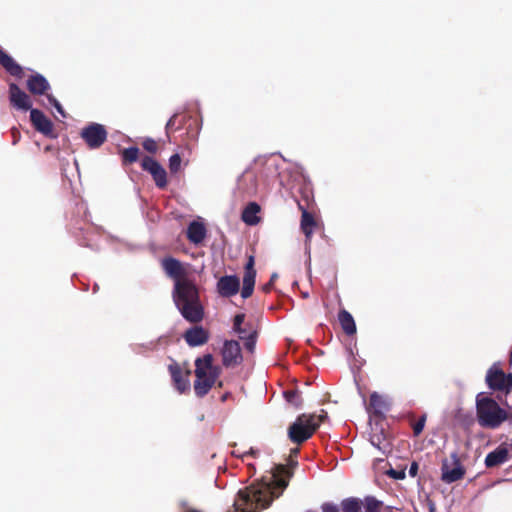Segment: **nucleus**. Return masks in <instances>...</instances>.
<instances>
[{
  "instance_id": "nucleus-46",
  "label": "nucleus",
  "mask_w": 512,
  "mask_h": 512,
  "mask_svg": "<svg viewBox=\"0 0 512 512\" xmlns=\"http://www.w3.org/2000/svg\"><path fill=\"white\" fill-rule=\"evenodd\" d=\"M386 509H387L388 512H394V510H395L393 507H390V506L387 507Z\"/></svg>"
},
{
  "instance_id": "nucleus-18",
  "label": "nucleus",
  "mask_w": 512,
  "mask_h": 512,
  "mask_svg": "<svg viewBox=\"0 0 512 512\" xmlns=\"http://www.w3.org/2000/svg\"><path fill=\"white\" fill-rule=\"evenodd\" d=\"M27 89L33 95H46L50 89V84L47 79L39 74L35 73L27 79Z\"/></svg>"
},
{
  "instance_id": "nucleus-23",
  "label": "nucleus",
  "mask_w": 512,
  "mask_h": 512,
  "mask_svg": "<svg viewBox=\"0 0 512 512\" xmlns=\"http://www.w3.org/2000/svg\"><path fill=\"white\" fill-rule=\"evenodd\" d=\"M338 320L346 335L350 336L356 333V324L354 318L347 310H340L338 314Z\"/></svg>"
},
{
  "instance_id": "nucleus-12",
  "label": "nucleus",
  "mask_w": 512,
  "mask_h": 512,
  "mask_svg": "<svg viewBox=\"0 0 512 512\" xmlns=\"http://www.w3.org/2000/svg\"><path fill=\"white\" fill-rule=\"evenodd\" d=\"M223 365L226 367L240 364L242 361L241 347L236 340H227L222 349Z\"/></svg>"
},
{
  "instance_id": "nucleus-38",
  "label": "nucleus",
  "mask_w": 512,
  "mask_h": 512,
  "mask_svg": "<svg viewBox=\"0 0 512 512\" xmlns=\"http://www.w3.org/2000/svg\"><path fill=\"white\" fill-rule=\"evenodd\" d=\"M47 99H48L49 103L57 109L58 112H60L61 114H64L62 105L59 103V101L53 95L47 94Z\"/></svg>"
},
{
  "instance_id": "nucleus-42",
  "label": "nucleus",
  "mask_w": 512,
  "mask_h": 512,
  "mask_svg": "<svg viewBox=\"0 0 512 512\" xmlns=\"http://www.w3.org/2000/svg\"><path fill=\"white\" fill-rule=\"evenodd\" d=\"M506 421L512 424V408L509 411L505 410Z\"/></svg>"
},
{
  "instance_id": "nucleus-22",
  "label": "nucleus",
  "mask_w": 512,
  "mask_h": 512,
  "mask_svg": "<svg viewBox=\"0 0 512 512\" xmlns=\"http://www.w3.org/2000/svg\"><path fill=\"white\" fill-rule=\"evenodd\" d=\"M388 403L386 400L376 392H373L370 395L369 399V408L368 410L375 416L381 417L384 415L385 411L388 410Z\"/></svg>"
},
{
  "instance_id": "nucleus-41",
  "label": "nucleus",
  "mask_w": 512,
  "mask_h": 512,
  "mask_svg": "<svg viewBox=\"0 0 512 512\" xmlns=\"http://www.w3.org/2000/svg\"><path fill=\"white\" fill-rule=\"evenodd\" d=\"M371 443H372L373 445L377 446L379 449H382V447H381L382 442H381V440H380V437H379V436H373V437L371 438Z\"/></svg>"
},
{
  "instance_id": "nucleus-26",
  "label": "nucleus",
  "mask_w": 512,
  "mask_h": 512,
  "mask_svg": "<svg viewBox=\"0 0 512 512\" xmlns=\"http://www.w3.org/2000/svg\"><path fill=\"white\" fill-rule=\"evenodd\" d=\"M185 122V116L175 113L171 116L165 126L166 135L170 138V134L181 129Z\"/></svg>"
},
{
  "instance_id": "nucleus-29",
  "label": "nucleus",
  "mask_w": 512,
  "mask_h": 512,
  "mask_svg": "<svg viewBox=\"0 0 512 512\" xmlns=\"http://www.w3.org/2000/svg\"><path fill=\"white\" fill-rule=\"evenodd\" d=\"M258 331L249 332V336H241V339L245 340L244 346L246 350L253 353L256 346Z\"/></svg>"
},
{
  "instance_id": "nucleus-7",
  "label": "nucleus",
  "mask_w": 512,
  "mask_h": 512,
  "mask_svg": "<svg viewBox=\"0 0 512 512\" xmlns=\"http://www.w3.org/2000/svg\"><path fill=\"white\" fill-rule=\"evenodd\" d=\"M466 470L462 465L456 452L450 454L449 458L442 461L441 480L444 483H453L464 478Z\"/></svg>"
},
{
  "instance_id": "nucleus-19",
  "label": "nucleus",
  "mask_w": 512,
  "mask_h": 512,
  "mask_svg": "<svg viewBox=\"0 0 512 512\" xmlns=\"http://www.w3.org/2000/svg\"><path fill=\"white\" fill-rule=\"evenodd\" d=\"M298 208L301 211L300 227L306 237V241H310L313 231L317 226L316 220L312 213L307 210V207L298 202Z\"/></svg>"
},
{
  "instance_id": "nucleus-16",
  "label": "nucleus",
  "mask_w": 512,
  "mask_h": 512,
  "mask_svg": "<svg viewBox=\"0 0 512 512\" xmlns=\"http://www.w3.org/2000/svg\"><path fill=\"white\" fill-rule=\"evenodd\" d=\"M183 338L190 347H197L208 342L209 332L202 326H193L185 331Z\"/></svg>"
},
{
  "instance_id": "nucleus-49",
  "label": "nucleus",
  "mask_w": 512,
  "mask_h": 512,
  "mask_svg": "<svg viewBox=\"0 0 512 512\" xmlns=\"http://www.w3.org/2000/svg\"><path fill=\"white\" fill-rule=\"evenodd\" d=\"M430 511H431V512H434V511H435V507H434V506H431V507H430Z\"/></svg>"
},
{
  "instance_id": "nucleus-43",
  "label": "nucleus",
  "mask_w": 512,
  "mask_h": 512,
  "mask_svg": "<svg viewBox=\"0 0 512 512\" xmlns=\"http://www.w3.org/2000/svg\"><path fill=\"white\" fill-rule=\"evenodd\" d=\"M298 453H299V448H293V449H291L290 457H297Z\"/></svg>"
},
{
  "instance_id": "nucleus-17",
  "label": "nucleus",
  "mask_w": 512,
  "mask_h": 512,
  "mask_svg": "<svg viewBox=\"0 0 512 512\" xmlns=\"http://www.w3.org/2000/svg\"><path fill=\"white\" fill-rule=\"evenodd\" d=\"M508 459V446L506 444H500L495 450L487 454L484 463L487 468H495L507 462Z\"/></svg>"
},
{
  "instance_id": "nucleus-4",
  "label": "nucleus",
  "mask_w": 512,
  "mask_h": 512,
  "mask_svg": "<svg viewBox=\"0 0 512 512\" xmlns=\"http://www.w3.org/2000/svg\"><path fill=\"white\" fill-rule=\"evenodd\" d=\"M328 418L327 412L321 410V414H300L288 428V437L295 444L307 441L319 428L320 424Z\"/></svg>"
},
{
  "instance_id": "nucleus-9",
  "label": "nucleus",
  "mask_w": 512,
  "mask_h": 512,
  "mask_svg": "<svg viewBox=\"0 0 512 512\" xmlns=\"http://www.w3.org/2000/svg\"><path fill=\"white\" fill-rule=\"evenodd\" d=\"M141 168L151 174L157 188L165 189L167 187V172L154 158L144 156L141 160Z\"/></svg>"
},
{
  "instance_id": "nucleus-13",
  "label": "nucleus",
  "mask_w": 512,
  "mask_h": 512,
  "mask_svg": "<svg viewBox=\"0 0 512 512\" xmlns=\"http://www.w3.org/2000/svg\"><path fill=\"white\" fill-rule=\"evenodd\" d=\"M255 266V258L253 255L248 257L247 263L244 267V276H243V287L241 290V296L244 299L249 298L254 291L255 286V278H256V270Z\"/></svg>"
},
{
  "instance_id": "nucleus-35",
  "label": "nucleus",
  "mask_w": 512,
  "mask_h": 512,
  "mask_svg": "<svg viewBox=\"0 0 512 512\" xmlns=\"http://www.w3.org/2000/svg\"><path fill=\"white\" fill-rule=\"evenodd\" d=\"M387 475L395 480H402L405 478L406 473L404 468L400 470L391 468L390 470L387 471Z\"/></svg>"
},
{
  "instance_id": "nucleus-40",
  "label": "nucleus",
  "mask_w": 512,
  "mask_h": 512,
  "mask_svg": "<svg viewBox=\"0 0 512 512\" xmlns=\"http://www.w3.org/2000/svg\"><path fill=\"white\" fill-rule=\"evenodd\" d=\"M419 465L416 461H413L409 468V475L411 477H416L418 473Z\"/></svg>"
},
{
  "instance_id": "nucleus-11",
  "label": "nucleus",
  "mask_w": 512,
  "mask_h": 512,
  "mask_svg": "<svg viewBox=\"0 0 512 512\" xmlns=\"http://www.w3.org/2000/svg\"><path fill=\"white\" fill-rule=\"evenodd\" d=\"M30 120L38 132L50 138L57 137L53 130L52 121L41 110L31 109Z\"/></svg>"
},
{
  "instance_id": "nucleus-6",
  "label": "nucleus",
  "mask_w": 512,
  "mask_h": 512,
  "mask_svg": "<svg viewBox=\"0 0 512 512\" xmlns=\"http://www.w3.org/2000/svg\"><path fill=\"white\" fill-rule=\"evenodd\" d=\"M486 383L494 391L509 394L512 391V373L506 374L497 364H494L487 371Z\"/></svg>"
},
{
  "instance_id": "nucleus-36",
  "label": "nucleus",
  "mask_w": 512,
  "mask_h": 512,
  "mask_svg": "<svg viewBox=\"0 0 512 512\" xmlns=\"http://www.w3.org/2000/svg\"><path fill=\"white\" fill-rule=\"evenodd\" d=\"M257 331V329L253 326L252 323H246L242 327H240L239 331H235L241 336H249V332Z\"/></svg>"
},
{
  "instance_id": "nucleus-28",
  "label": "nucleus",
  "mask_w": 512,
  "mask_h": 512,
  "mask_svg": "<svg viewBox=\"0 0 512 512\" xmlns=\"http://www.w3.org/2000/svg\"><path fill=\"white\" fill-rule=\"evenodd\" d=\"M382 506V501L376 499L374 496H366L362 500V508H364V512H379Z\"/></svg>"
},
{
  "instance_id": "nucleus-32",
  "label": "nucleus",
  "mask_w": 512,
  "mask_h": 512,
  "mask_svg": "<svg viewBox=\"0 0 512 512\" xmlns=\"http://www.w3.org/2000/svg\"><path fill=\"white\" fill-rule=\"evenodd\" d=\"M143 148L149 153H156L158 150L157 142L152 138H146L142 143Z\"/></svg>"
},
{
  "instance_id": "nucleus-39",
  "label": "nucleus",
  "mask_w": 512,
  "mask_h": 512,
  "mask_svg": "<svg viewBox=\"0 0 512 512\" xmlns=\"http://www.w3.org/2000/svg\"><path fill=\"white\" fill-rule=\"evenodd\" d=\"M276 278H277V274H275V273H274V274H272V276H271V278H270L269 282H268V283H266V284H264V285L262 286V290H263L265 293H268V292H270V291H271V289H272V287H273V284H274V281H275V279H276Z\"/></svg>"
},
{
  "instance_id": "nucleus-25",
  "label": "nucleus",
  "mask_w": 512,
  "mask_h": 512,
  "mask_svg": "<svg viewBox=\"0 0 512 512\" xmlns=\"http://www.w3.org/2000/svg\"><path fill=\"white\" fill-rule=\"evenodd\" d=\"M341 512H361L362 500L356 497H348L340 503Z\"/></svg>"
},
{
  "instance_id": "nucleus-45",
  "label": "nucleus",
  "mask_w": 512,
  "mask_h": 512,
  "mask_svg": "<svg viewBox=\"0 0 512 512\" xmlns=\"http://www.w3.org/2000/svg\"><path fill=\"white\" fill-rule=\"evenodd\" d=\"M248 455H253V456H254V455H255V452L251 449L249 452H247V453H245V454H244V457H245V456H248Z\"/></svg>"
},
{
  "instance_id": "nucleus-21",
  "label": "nucleus",
  "mask_w": 512,
  "mask_h": 512,
  "mask_svg": "<svg viewBox=\"0 0 512 512\" xmlns=\"http://www.w3.org/2000/svg\"><path fill=\"white\" fill-rule=\"evenodd\" d=\"M206 227L202 222L199 221H192L187 228V239L195 244H200L206 237Z\"/></svg>"
},
{
  "instance_id": "nucleus-31",
  "label": "nucleus",
  "mask_w": 512,
  "mask_h": 512,
  "mask_svg": "<svg viewBox=\"0 0 512 512\" xmlns=\"http://www.w3.org/2000/svg\"><path fill=\"white\" fill-rule=\"evenodd\" d=\"M426 414H423L413 425H412V428H413V434L414 436H419L423 429H424V426H425V423H426Z\"/></svg>"
},
{
  "instance_id": "nucleus-48",
  "label": "nucleus",
  "mask_w": 512,
  "mask_h": 512,
  "mask_svg": "<svg viewBox=\"0 0 512 512\" xmlns=\"http://www.w3.org/2000/svg\"><path fill=\"white\" fill-rule=\"evenodd\" d=\"M216 383H217L218 387H222V381H218V380H217V382H216Z\"/></svg>"
},
{
  "instance_id": "nucleus-47",
  "label": "nucleus",
  "mask_w": 512,
  "mask_h": 512,
  "mask_svg": "<svg viewBox=\"0 0 512 512\" xmlns=\"http://www.w3.org/2000/svg\"><path fill=\"white\" fill-rule=\"evenodd\" d=\"M185 512H201V511L196 510V509H188V510H187V511H185Z\"/></svg>"
},
{
  "instance_id": "nucleus-5",
  "label": "nucleus",
  "mask_w": 512,
  "mask_h": 512,
  "mask_svg": "<svg viewBox=\"0 0 512 512\" xmlns=\"http://www.w3.org/2000/svg\"><path fill=\"white\" fill-rule=\"evenodd\" d=\"M476 415L479 425L484 428L496 429L506 421L505 410L482 393L476 397Z\"/></svg>"
},
{
  "instance_id": "nucleus-44",
  "label": "nucleus",
  "mask_w": 512,
  "mask_h": 512,
  "mask_svg": "<svg viewBox=\"0 0 512 512\" xmlns=\"http://www.w3.org/2000/svg\"><path fill=\"white\" fill-rule=\"evenodd\" d=\"M230 397V393H225L221 396V401L225 402Z\"/></svg>"
},
{
  "instance_id": "nucleus-34",
  "label": "nucleus",
  "mask_w": 512,
  "mask_h": 512,
  "mask_svg": "<svg viewBox=\"0 0 512 512\" xmlns=\"http://www.w3.org/2000/svg\"><path fill=\"white\" fill-rule=\"evenodd\" d=\"M245 324L246 323H245V314L244 313L236 314L234 316V319H233V330L234 331H239L240 327H242Z\"/></svg>"
},
{
  "instance_id": "nucleus-1",
  "label": "nucleus",
  "mask_w": 512,
  "mask_h": 512,
  "mask_svg": "<svg viewBox=\"0 0 512 512\" xmlns=\"http://www.w3.org/2000/svg\"><path fill=\"white\" fill-rule=\"evenodd\" d=\"M297 464L293 457H289L287 465L277 464L274 467L269 482H259L239 490L232 509L227 512H260L268 508L289 485Z\"/></svg>"
},
{
  "instance_id": "nucleus-24",
  "label": "nucleus",
  "mask_w": 512,
  "mask_h": 512,
  "mask_svg": "<svg viewBox=\"0 0 512 512\" xmlns=\"http://www.w3.org/2000/svg\"><path fill=\"white\" fill-rule=\"evenodd\" d=\"M259 211L260 206L256 202L249 203L242 212V220L248 225H256L259 222Z\"/></svg>"
},
{
  "instance_id": "nucleus-37",
  "label": "nucleus",
  "mask_w": 512,
  "mask_h": 512,
  "mask_svg": "<svg viewBox=\"0 0 512 512\" xmlns=\"http://www.w3.org/2000/svg\"><path fill=\"white\" fill-rule=\"evenodd\" d=\"M321 509L323 512H341V507L331 502L323 503Z\"/></svg>"
},
{
  "instance_id": "nucleus-8",
  "label": "nucleus",
  "mask_w": 512,
  "mask_h": 512,
  "mask_svg": "<svg viewBox=\"0 0 512 512\" xmlns=\"http://www.w3.org/2000/svg\"><path fill=\"white\" fill-rule=\"evenodd\" d=\"M80 135L90 149H98L106 142L108 133L104 125L90 123L81 130Z\"/></svg>"
},
{
  "instance_id": "nucleus-33",
  "label": "nucleus",
  "mask_w": 512,
  "mask_h": 512,
  "mask_svg": "<svg viewBox=\"0 0 512 512\" xmlns=\"http://www.w3.org/2000/svg\"><path fill=\"white\" fill-rule=\"evenodd\" d=\"M284 396L288 402L293 403L296 406L300 405V402L297 401L300 397L298 391H296V390L285 391Z\"/></svg>"
},
{
  "instance_id": "nucleus-30",
  "label": "nucleus",
  "mask_w": 512,
  "mask_h": 512,
  "mask_svg": "<svg viewBox=\"0 0 512 512\" xmlns=\"http://www.w3.org/2000/svg\"><path fill=\"white\" fill-rule=\"evenodd\" d=\"M181 168V157L179 154H173L169 159V170L172 174L179 172Z\"/></svg>"
},
{
  "instance_id": "nucleus-20",
  "label": "nucleus",
  "mask_w": 512,
  "mask_h": 512,
  "mask_svg": "<svg viewBox=\"0 0 512 512\" xmlns=\"http://www.w3.org/2000/svg\"><path fill=\"white\" fill-rule=\"evenodd\" d=\"M0 65L12 76L22 78L23 68L0 47Z\"/></svg>"
},
{
  "instance_id": "nucleus-10",
  "label": "nucleus",
  "mask_w": 512,
  "mask_h": 512,
  "mask_svg": "<svg viewBox=\"0 0 512 512\" xmlns=\"http://www.w3.org/2000/svg\"><path fill=\"white\" fill-rule=\"evenodd\" d=\"M168 371L170 373L174 388L180 394L187 393L190 390V370L184 371L176 361H173L168 365Z\"/></svg>"
},
{
  "instance_id": "nucleus-2",
  "label": "nucleus",
  "mask_w": 512,
  "mask_h": 512,
  "mask_svg": "<svg viewBox=\"0 0 512 512\" xmlns=\"http://www.w3.org/2000/svg\"><path fill=\"white\" fill-rule=\"evenodd\" d=\"M165 274L174 280L173 299L181 315L191 323H199L204 318L196 284L187 277L185 266L178 259L168 256L161 260Z\"/></svg>"
},
{
  "instance_id": "nucleus-15",
  "label": "nucleus",
  "mask_w": 512,
  "mask_h": 512,
  "mask_svg": "<svg viewBox=\"0 0 512 512\" xmlns=\"http://www.w3.org/2000/svg\"><path fill=\"white\" fill-rule=\"evenodd\" d=\"M240 280L236 275H226L217 282V291L222 297H232L239 292Z\"/></svg>"
},
{
  "instance_id": "nucleus-27",
  "label": "nucleus",
  "mask_w": 512,
  "mask_h": 512,
  "mask_svg": "<svg viewBox=\"0 0 512 512\" xmlns=\"http://www.w3.org/2000/svg\"><path fill=\"white\" fill-rule=\"evenodd\" d=\"M139 149L138 147H129L121 151V160L124 166L131 165L138 161Z\"/></svg>"
},
{
  "instance_id": "nucleus-14",
  "label": "nucleus",
  "mask_w": 512,
  "mask_h": 512,
  "mask_svg": "<svg viewBox=\"0 0 512 512\" xmlns=\"http://www.w3.org/2000/svg\"><path fill=\"white\" fill-rule=\"evenodd\" d=\"M9 100L10 104L18 110L31 111L33 109L29 95L15 83H10L9 85Z\"/></svg>"
},
{
  "instance_id": "nucleus-3",
  "label": "nucleus",
  "mask_w": 512,
  "mask_h": 512,
  "mask_svg": "<svg viewBox=\"0 0 512 512\" xmlns=\"http://www.w3.org/2000/svg\"><path fill=\"white\" fill-rule=\"evenodd\" d=\"M221 367L213 364V356L205 354L195 360L194 392L197 397L202 398L209 393L216 384L220 374Z\"/></svg>"
},
{
  "instance_id": "nucleus-50",
  "label": "nucleus",
  "mask_w": 512,
  "mask_h": 512,
  "mask_svg": "<svg viewBox=\"0 0 512 512\" xmlns=\"http://www.w3.org/2000/svg\"><path fill=\"white\" fill-rule=\"evenodd\" d=\"M510 357H511V359H512V350H511V353H510Z\"/></svg>"
}]
</instances>
